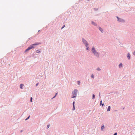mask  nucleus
Segmentation results:
<instances>
[{
    "label": "nucleus",
    "instance_id": "1",
    "mask_svg": "<svg viewBox=\"0 0 135 135\" xmlns=\"http://www.w3.org/2000/svg\"><path fill=\"white\" fill-rule=\"evenodd\" d=\"M40 44L39 43H36L34 44L31 45L27 49H26L25 51V52L27 51L30 49L35 48V46L37 45Z\"/></svg>",
    "mask_w": 135,
    "mask_h": 135
},
{
    "label": "nucleus",
    "instance_id": "2",
    "mask_svg": "<svg viewBox=\"0 0 135 135\" xmlns=\"http://www.w3.org/2000/svg\"><path fill=\"white\" fill-rule=\"evenodd\" d=\"M77 91V90L75 89L73 92L72 93V96L71 97L72 98L75 97L76 96Z\"/></svg>",
    "mask_w": 135,
    "mask_h": 135
},
{
    "label": "nucleus",
    "instance_id": "3",
    "mask_svg": "<svg viewBox=\"0 0 135 135\" xmlns=\"http://www.w3.org/2000/svg\"><path fill=\"white\" fill-rule=\"evenodd\" d=\"M92 51L93 52L94 54V55L96 56H98V53L95 50V48L94 47H93L92 49Z\"/></svg>",
    "mask_w": 135,
    "mask_h": 135
},
{
    "label": "nucleus",
    "instance_id": "4",
    "mask_svg": "<svg viewBox=\"0 0 135 135\" xmlns=\"http://www.w3.org/2000/svg\"><path fill=\"white\" fill-rule=\"evenodd\" d=\"M82 40L83 42L84 43V44H85V46H86V47H87V46H88V44L87 41H86L83 38V39Z\"/></svg>",
    "mask_w": 135,
    "mask_h": 135
},
{
    "label": "nucleus",
    "instance_id": "5",
    "mask_svg": "<svg viewBox=\"0 0 135 135\" xmlns=\"http://www.w3.org/2000/svg\"><path fill=\"white\" fill-rule=\"evenodd\" d=\"M117 17L118 18L119 21L121 22H124V20H123L121 19L120 18H119L118 17Z\"/></svg>",
    "mask_w": 135,
    "mask_h": 135
},
{
    "label": "nucleus",
    "instance_id": "6",
    "mask_svg": "<svg viewBox=\"0 0 135 135\" xmlns=\"http://www.w3.org/2000/svg\"><path fill=\"white\" fill-rule=\"evenodd\" d=\"M74 104H75V102H74L73 103V110H75V106H74Z\"/></svg>",
    "mask_w": 135,
    "mask_h": 135
},
{
    "label": "nucleus",
    "instance_id": "7",
    "mask_svg": "<svg viewBox=\"0 0 135 135\" xmlns=\"http://www.w3.org/2000/svg\"><path fill=\"white\" fill-rule=\"evenodd\" d=\"M24 86V85H23V84H21L20 85V88L21 89H22V87Z\"/></svg>",
    "mask_w": 135,
    "mask_h": 135
},
{
    "label": "nucleus",
    "instance_id": "8",
    "mask_svg": "<svg viewBox=\"0 0 135 135\" xmlns=\"http://www.w3.org/2000/svg\"><path fill=\"white\" fill-rule=\"evenodd\" d=\"M110 106H109L108 107V109H107V111H109L110 110Z\"/></svg>",
    "mask_w": 135,
    "mask_h": 135
},
{
    "label": "nucleus",
    "instance_id": "9",
    "mask_svg": "<svg viewBox=\"0 0 135 135\" xmlns=\"http://www.w3.org/2000/svg\"><path fill=\"white\" fill-rule=\"evenodd\" d=\"M127 57L129 59L130 58V54H129L128 53L127 55Z\"/></svg>",
    "mask_w": 135,
    "mask_h": 135
},
{
    "label": "nucleus",
    "instance_id": "10",
    "mask_svg": "<svg viewBox=\"0 0 135 135\" xmlns=\"http://www.w3.org/2000/svg\"><path fill=\"white\" fill-rule=\"evenodd\" d=\"M104 126H102L101 127V129L102 130H103V129H104Z\"/></svg>",
    "mask_w": 135,
    "mask_h": 135
},
{
    "label": "nucleus",
    "instance_id": "11",
    "mask_svg": "<svg viewBox=\"0 0 135 135\" xmlns=\"http://www.w3.org/2000/svg\"><path fill=\"white\" fill-rule=\"evenodd\" d=\"M92 23L94 25L96 26L97 25L96 24L93 22H92Z\"/></svg>",
    "mask_w": 135,
    "mask_h": 135
},
{
    "label": "nucleus",
    "instance_id": "12",
    "mask_svg": "<svg viewBox=\"0 0 135 135\" xmlns=\"http://www.w3.org/2000/svg\"><path fill=\"white\" fill-rule=\"evenodd\" d=\"M122 63H120L119 65V67L120 68L122 66Z\"/></svg>",
    "mask_w": 135,
    "mask_h": 135
},
{
    "label": "nucleus",
    "instance_id": "13",
    "mask_svg": "<svg viewBox=\"0 0 135 135\" xmlns=\"http://www.w3.org/2000/svg\"><path fill=\"white\" fill-rule=\"evenodd\" d=\"M40 52V51H39V50H37L36 51V52L37 53H39Z\"/></svg>",
    "mask_w": 135,
    "mask_h": 135
},
{
    "label": "nucleus",
    "instance_id": "14",
    "mask_svg": "<svg viewBox=\"0 0 135 135\" xmlns=\"http://www.w3.org/2000/svg\"><path fill=\"white\" fill-rule=\"evenodd\" d=\"M99 30L102 32V31H103L102 29L100 27H99Z\"/></svg>",
    "mask_w": 135,
    "mask_h": 135
},
{
    "label": "nucleus",
    "instance_id": "15",
    "mask_svg": "<svg viewBox=\"0 0 135 135\" xmlns=\"http://www.w3.org/2000/svg\"><path fill=\"white\" fill-rule=\"evenodd\" d=\"M80 81H78V83L79 85H80Z\"/></svg>",
    "mask_w": 135,
    "mask_h": 135
},
{
    "label": "nucleus",
    "instance_id": "16",
    "mask_svg": "<svg viewBox=\"0 0 135 135\" xmlns=\"http://www.w3.org/2000/svg\"><path fill=\"white\" fill-rule=\"evenodd\" d=\"M95 96L94 94H93V99H94L95 98Z\"/></svg>",
    "mask_w": 135,
    "mask_h": 135
},
{
    "label": "nucleus",
    "instance_id": "17",
    "mask_svg": "<svg viewBox=\"0 0 135 135\" xmlns=\"http://www.w3.org/2000/svg\"><path fill=\"white\" fill-rule=\"evenodd\" d=\"M91 78H94V76L93 74H92L91 75Z\"/></svg>",
    "mask_w": 135,
    "mask_h": 135
},
{
    "label": "nucleus",
    "instance_id": "18",
    "mask_svg": "<svg viewBox=\"0 0 135 135\" xmlns=\"http://www.w3.org/2000/svg\"><path fill=\"white\" fill-rule=\"evenodd\" d=\"M86 47H87V48H86V50H89V47H88V46Z\"/></svg>",
    "mask_w": 135,
    "mask_h": 135
},
{
    "label": "nucleus",
    "instance_id": "19",
    "mask_svg": "<svg viewBox=\"0 0 135 135\" xmlns=\"http://www.w3.org/2000/svg\"><path fill=\"white\" fill-rule=\"evenodd\" d=\"M50 126L49 125H47V129Z\"/></svg>",
    "mask_w": 135,
    "mask_h": 135
},
{
    "label": "nucleus",
    "instance_id": "20",
    "mask_svg": "<svg viewBox=\"0 0 135 135\" xmlns=\"http://www.w3.org/2000/svg\"><path fill=\"white\" fill-rule=\"evenodd\" d=\"M97 70L98 71H99L100 70V69L99 68H98L97 69Z\"/></svg>",
    "mask_w": 135,
    "mask_h": 135
},
{
    "label": "nucleus",
    "instance_id": "21",
    "mask_svg": "<svg viewBox=\"0 0 135 135\" xmlns=\"http://www.w3.org/2000/svg\"><path fill=\"white\" fill-rule=\"evenodd\" d=\"M30 117V116H29V117H28L27 118L25 119V120H27Z\"/></svg>",
    "mask_w": 135,
    "mask_h": 135
},
{
    "label": "nucleus",
    "instance_id": "22",
    "mask_svg": "<svg viewBox=\"0 0 135 135\" xmlns=\"http://www.w3.org/2000/svg\"><path fill=\"white\" fill-rule=\"evenodd\" d=\"M32 97H31V99H30V101H31V102H32Z\"/></svg>",
    "mask_w": 135,
    "mask_h": 135
},
{
    "label": "nucleus",
    "instance_id": "23",
    "mask_svg": "<svg viewBox=\"0 0 135 135\" xmlns=\"http://www.w3.org/2000/svg\"><path fill=\"white\" fill-rule=\"evenodd\" d=\"M57 94V93H56V95H55V96L54 97L52 98H54V97H55L56 96V95Z\"/></svg>",
    "mask_w": 135,
    "mask_h": 135
},
{
    "label": "nucleus",
    "instance_id": "24",
    "mask_svg": "<svg viewBox=\"0 0 135 135\" xmlns=\"http://www.w3.org/2000/svg\"><path fill=\"white\" fill-rule=\"evenodd\" d=\"M65 26V25H64L63 26H62V28H61V29H62L63 28H64V27Z\"/></svg>",
    "mask_w": 135,
    "mask_h": 135
},
{
    "label": "nucleus",
    "instance_id": "25",
    "mask_svg": "<svg viewBox=\"0 0 135 135\" xmlns=\"http://www.w3.org/2000/svg\"><path fill=\"white\" fill-rule=\"evenodd\" d=\"M133 54L134 55H135V51L133 52Z\"/></svg>",
    "mask_w": 135,
    "mask_h": 135
},
{
    "label": "nucleus",
    "instance_id": "26",
    "mask_svg": "<svg viewBox=\"0 0 135 135\" xmlns=\"http://www.w3.org/2000/svg\"><path fill=\"white\" fill-rule=\"evenodd\" d=\"M117 135V133H115L114 134V135Z\"/></svg>",
    "mask_w": 135,
    "mask_h": 135
},
{
    "label": "nucleus",
    "instance_id": "27",
    "mask_svg": "<svg viewBox=\"0 0 135 135\" xmlns=\"http://www.w3.org/2000/svg\"><path fill=\"white\" fill-rule=\"evenodd\" d=\"M102 100H101L100 101V104H102Z\"/></svg>",
    "mask_w": 135,
    "mask_h": 135
},
{
    "label": "nucleus",
    "instance_id": "28",
    "mask_svg": "<svg viewBox=\"0 0 135 135\" xmlns=\"http://www.w3.org/2000/svg\"><path fill=\"white\" fill-rule=\"evenodd\" d=\"M38 83H37V84H36V86H37V85H38Z\"/></svg>",
    "mask_w": 135,
    "mask_h": 135
},
{
    "label": "nucleus",
    "instance_id": "29",
    "mask_svg": "<svg viewBox=\"0 0 135 135\" xmlns=\"http://www.w3.org/2000/svg\"><path fill=\"white\" fill-rule=\"evenodd\" d=\"M103 105H104V104H102V106H103Z\"/></svg>",
    "mask_w": 135,
    "mask_h": 135
}]
</instances>
